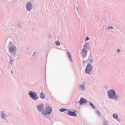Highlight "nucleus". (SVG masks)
I'll use <instances>...</instances> for the list:
<instances>
[{
  "label": "nucleus",
  "instance_id": "obj_2",
  "mask_svg": "<svg viewBox=\"0 0 125 125\" xmlns=\"http://www.w3.org/2000/svg\"><path fill=\"white\" fill-rule=\"evenodd\" d=\"M51 112H52V108L50 106H48L42 113L43 115H49Z\"/></svg>",
  "mask_w": 125,
  "mask_h": 125
},
{
  "label": "nucleus",
  "instance_id": "obj_5",
  "mask_svg": "<svg viewBox=\"0 0 125 125\" xmlns=\"http://www.w3.org/2000/svg\"><path fill=\"white\" fill-rule=\"evenodd\" d=\"M77 111L74 110V112L73 111H69L68 112V115L69 116H72V117H76L77 116Z\"/></svg>",
  "mask_w": 125,
  "mask_h": 125
},
{
  "label": "nucleus",
  "instance_id": "obj_15",
  "mask_svg": "<svg viewBox=\"0 0 125 125\" xmlns=\"http://www.w3.org/2000/svg\"><path fill=\"white\" fill-rule=\"evenodd\" d=\"M67 55H68V57H69V58L71 59V58L72 57V56L71 55V53H70V52H68Z\"/></svg>",
  "mask_w": 125,
  "mask_h": 125
},
{
  "label": "nucleus",
  "instance_id": "obj_14",
  "mask_svg": "<svg viewBox=\"0 0 125 125\" xmlns=\"http://www.w3.org/2000/svg\"><path fill=\"white\" fill-rule=\"evenodd\" d=\"M113 117L114 119H118V115L117 114H113Z\"/></svg>",
  "mask_w": 125,
  "mask_h": 125
},
{
  "label": "nucleus",
  "instance_id": "obj_23",
  "mask_svg": "<svg viewBox=\"0 0 125 125\" xmlns=\"http://www.w3.org/2000/svg\"><path fill=\"white\" fill-rule=\"evenodd\" d=\"M104 125H107V122L106 121L104 122Z\"/></svg>",
  "mask_w": 125,
  "mask_h": 125
},
{
  "label": "nucleus",
  "instance_id": "obj_20",
  "mask_svg": "<svg viewBox=\"0 0 125 125\" xmlns=\"http://www.w3.org/2000/svg\"><path fill=\"white\" fill-rule=\"evenodd\" d=\"M108 29H113V26H110L108 27Z\"/></svg>",
  "mask_w": 125,
  "mask_h": 125
},
{
  "label": "nucleus",
  "instance_id": "obj_25",
  "mask_svg": "<svg viewBox=\"0 0 125 125\" xmlns=\"http://www.w3.org/2000/svg\"><path fill=\"white\" fill-rule=\"evenodd\" d=\"M10 63H12V61H10Z\"/></svg>",
  "mask_w": 125,
  "mask_h": 125
},
{
  "label": "nucleus",
  "instance_id": "obj_9",
  "mask_svg": "<svg viewBox=\"0 0 125 125\" xmlns=\"http://www.w3.org/2000/svg\"><path fill=\"white\" fill-rule=\"evenodd\" d=\"M15 50H16V47H11L9 48L10 52H13Z\"/></svg>",
  "mask_w": 125,
  "mask_h": 125
},
{
  "label": "nucleus",
  "instance_id": "obj_22",
  "mask_svg": "<svg viewBox=\"0 0 125 125\" xmlns=\"http://www.w3.org/2000/svg\"><path fill=\"white\" fill-rule=\"evenodd\" d=\"M1 116H2V118H4V114H2Z\"/></svg>",
  "mask_w": 125,
  "mask_h": 125
},
{
  "label": "nucleus",
  "instance_id": "obj_13",
  "mask_svg": "<svg viewBox=\"0 0 125 125\" xmlns=\"http://www.w3.org/2000/svg\"><path fill=\"white\" fill-rule=\"evenodd\" d=\"M90 104L92 107L93 109H95V106H94V105L91 103V102H90Z\"/></svg>",
  "mask_w": 125,
  "mask_h": 125
},
{
  "label": "nucleus",
  "instance_id": "obj_17",
  "mask_svg": "<svg viewBox=\"0 0 125 125\" xmlns=\"http://www.w3.org/2000/svg\"><path fill=\"white\" fill-rule=\"evenodd\" d=\"M60 112H64V111H66V109L63 108H61L60 109Z\"/></svg>",
  "mask_w": 125,
  "mask_h": 125
},
{
  "label": "nucleus",
  "instance_id": "obj_8",
  "mask_svg": "<svg viewBox=\"0 0 125 125\" xmlns=\"http://www.w3.org/2000/svg\"><path fill=\"white\" fill-rule=\"evenodd\" d=\"M32 7V4H31V3H28L26 5V9L27 10H28V11H30Z\"/></svg>",
  "mask_w": 125,
  "mask_h": 125
},
{
  "label": "nucleus",
  "instance_id": "obj_19",
  "mask_svg": "<svg viewBox=\"0 0 125 125\" xmlns=\"http://www.w3.org/2000/svg\"><path fill=\"white\" fill-rule=\"evenodd\" d=\"M88 40H89V38H88V37H87L85 39V41H88Z\"/></svg>",
  "mask_w": 125,
  "mask_h": 125
},
{
  "label": "nucleus",
  "instance_id": "obj_7",
  "mask_svg": "<svg viewBox=\"0 0 125 125\" xmlns=\"http://www.w3.org/2000/svg\"><path fill=\"white\" fill-rule=\"evenodd\" d=\"M87 102V101L86 100L84 99L83 98H81L80 101V104L81 105H83V104H85Z\"/></svg>",
  "mask_w": 125,
  "mask_h": 125
},
{
  "label": "nucleus",
  "instance_id": "obj_11",
  "mask_svg": "<svg viewBox=\"0 0 125 125\" xmlns=\"http://www.w3.org/2000/svg\"><path fill=\"white\" fill-rule=\"evenodd\" d=\"M80 88H81V89L82 90H83V89H84V86L80 85Z\"/></svg>",
  "mask_w": 125,
  "mask_h": 125
},
{
  "label": "nucleus",
  "instance_id": "obj_3",
  "mask_svg": "<svg viewBox=\"0 0 125 125\" xmlns=\"http://www.w3.org/2000/svg\"><path fill=\"white\" fill-rule=\"evenodd\" d=\"M29 95H30L31 98L33 99V100H37L38 97H37V93L31 91L30 92Z\"/></svg>",
  "mask_w": 125,
  "mask_h": 125
},
{
  "label": "nucleus",
  "instance_id": "obj_10",
  "mask_svg": "<svg viewBox=\"0 0 125 125\" xmlns=\"http://www.w3.org/2000/svg\"><path fill=\"white\" fill-rule=\"evenodd\" d=\"M41 98H42V99H44V98H45V96H44V94H43L42 92L41 93Z\"/></svg>",
  "mask_w": 125,
  "mask_h": 125
},
{
  "label": "nucleus",
  "instance_id": "obj_21",
  "mask_svg": "<svg viewBox=\"0 0 125 125\" xmlns=\"http://www.w3.org/2000/svg\"><path fill=\"white\" fill-rule=\"evenodd\" d=\"M90 63H92V62H93V61L91 59V60H90Z\"/></svg>",
  "mask_w": 125,
  "mask_h": 125
},
{
  "label": "nucleus",
  "instance_id": "obj_6",
  "mask_svg": "<svg viewBox=\"0 0 125 125\" xmlns=\"http://www.w3.org/2000/svg\"><path fill=\"white\" fill-rule=\"evenodd\" d=\"M43 108H44V106L42 104L38 105L37 106L38 110L39 111H42V110L43 109Z\"/></svg>",
  "mask_w": 125,
  "mask_h": 125
},
{
  "label": "nucleus",
  "instance_id": "obj_1",
  "mask_svg": "<svg viewBox=\"0 0 125 125\" xmlns=\"http://www.w3.org/2000/svg\"><path fill=\"white\" fill-rule=\"evenodd\" d=\"M108 96L109 98H112V99H117L118 98V95H116V92L113 89L108 91Z\"/></svg>",
  "mask_w": 125,
  "mask_h": 125
},
{
  "label": "nucleus",
  "instance_id": "obj_16",
  "mask_svg": "<svg viewBox=\"0 0 125 125\" xmlns=\"http://www.w3.org/2000/svg\"><path fill=\"white\" fill-rule=\"evenodd\" d=\"M56 44L57 45H60V42L59 41L56 42Z\"/></svg>",
  "mask_w": 125,
  "mask_h": 125
},
{
  "label": "nucleus",
  "instance_id": "obj_12",
  "mask_svg": "<svg viewBox=\"0 0 125 125\" xmlns=\"http://www.w3.org/2000/svg\"><path fill=\"white\" fill-rule=\"evenodd\" d=\"M83 52L84 53H86V52H87V51H86V49L85 48H83Z\"/></svg>",
  "mask_w": 125,
  "mask_h": 125
},
{
  "label": "nucleus",
  "instance_id": "obj_4",
  "mask_svg": "<svg viewBox=\"0 0 125 125\" xmlns=\"http://www.w3.org/2000/svg\"><path fill=\"white\" fill-rule=\"evenodd\" d=\"M92 67H91V65L90 64H88L86 67V73L89 74L90 71H91V69Z\"/></svg>",
  "mask_w": 125,
  "mask_h": 125
},
{
  "label": "nucleus",
  "instance_id": "obj_18",
  "mask_svg": "<svg viewBox=\"0 0 125 125\" xmlns=\"http://www.w3.org/2000/svg\"><path fill=\"white\" fill-rule=\"evenodd\" d=\"M96 113L97 115H98L99 116H100V112L99 111H97Z\"/></svg>",
  "mask_w": 125,
  "mask_h": 125
},
{
  "label": "nucleus",
  "instance_id": "obj_24",
  "mask_svg": "<svg viewBox=\"0 0 125 125\" xmlns=\"http://www.w3.org/2000/svg\"><path fill=\"white\" fill-rule=\"evenodd\" d=\"M121 51V50L120 49H118L117 50V52H120Z\"/></svg>",
  "mask_w": 125,
  "mask_h": 125
}]
</instances>
